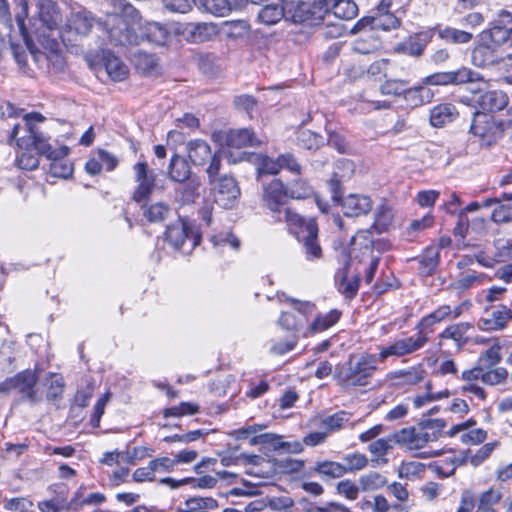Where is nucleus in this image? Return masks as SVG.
Masks as SVG:
<instances>
[{
  "label": "nucleus",
  "instance_id": "nucleus-1",
  "mask_svg": "<svg viewBox=\"0 0 512 512\" xmlns=\"http://www.w3.org/2000/svg\"><path fill=\"white\" fill-rule=\"evenodd\" d=\"M21 4L22 12L16 16V21L20 33L35 60H38V56L33 49L34 41L38 42L45 50L56 53L59 50V43L53 37V33L58 29L62 21L58 5L52 0H40L38 3L39 26L32 33H29L25 26V18L28 16V4L26 0H21Z\"/></svg>",
  "mask_w": 512,
  "mask_h": 512
},
{
  "label": "nucleus",
  "instance_id": "nucleus-2",
  "mask_svg": "<svg viewBox=\"0 0 512 512\" xmlns=\"http://www.w3.org/2000/svg\"><path fill=\"white\" fill-rule=\"evenodd\" d=\"M389 347L381 345L378 347V355L364 353L359 356L350 355L349 359L338 365L335 369L334 378L344 388L366 386L374 373L377 371V364L386 362L396 355H387L382 358V351Z\"/></svg>",
  "mask_w": 512,
  "mask_h": 512
},
{
  "label": "nucleus",
  "instance_id": "nucleus-3",
  "mask_svg": "<svg viewBox=\"0 0 512 512\" xmlns=\"http://www.w3.org/2000/svg\"><path fill=\"white\" fill-rule=\"evenodd\" d=\"M451 307L449 305H441L430 314L421 318L416 324L415 329L418 331L416 335L395 338L389 343V347L382 351V357L387 355H396V358L412 355L421 350L428 342V332L432 331V327L449 318Z\"/></svg>",
  "mask_w": 512,
  "mask_h": 512
},
{
  "label": "nucleus",
  "instance_id": "nucleus-4",
  "mask_svg": "<svg viewBox=\"0 0 512 512\" xmlns=\"http://www.w3.org/2000/svg\"><path fill=\"white\" fill-rule=\"evenodd\" d=\"M291 233L295 234L302 244L307 260L313 261L322 257V248L318 240L319 228L315 218H304L295 211H287L284 216Z\"/></svg>",
  "mask_w": 512,
  "mask_h": 512
},
{
  "label": "nucleus",
  "instance_id": "nucleus-5",
  "mask_svg": "<svg viewBox=\"0 0 512 512\" xmlns=\"http://www.w3.org/2000/svg\"><path fill=\"white\" fill-rule=\"evenodd\" d=\"M502 52V46L494 39L492 29H489L480 34V40L471 53V62L479 68L494 66L504 61Z\"/></svg>",
  "mask_w": 512,
  "mask_h": 512
},
{
  "label": "nucleus",
  "instance_id": "nucleus-6",
  "mask_svg": "<svg viewBox=\"0 0 512 512\" xmlns=\"http://www.w3.org/2000/svg\"><path fill=\"white\" fill-rule=\"evenodd\" d=\"M288 195L286 193V184L281 179L274 178L268 183H263L261 201L263 207L272 213V217L277 222H285V213L293 211L291 208H282L286 204Z\"/></svg>",
  "mask_w": 512,
  "mask_h": 512
},
{
  "label": "nucleus",
  "instance_id": "nucleus-7",
  "mask_svg": "<svg viewBox=\"0 0 512 512\" xmlns=\"http://www.w3.org/2000/svg\"><path fill=\"white\" fill-rule=\"evenodd\" d=\"M502 497L501 489L494 486L477 496L471 491L465 490L461 495L457 512H498L497 506Z\"/></svg>",
  "mask_w": 512,
  "mask_h": 512
},
{
  "label": "nucleus",
  "instance_id": "nucleus-8",
  "mask_svg": "<svg viewBox=\"0 0 512 512\" xmlns=\"http://www.w3.org/2000/svg\"><path fill=\"white\" fill-rule=\"evenodd\" d=\"M470 133L478 139L481 147H490L501 138L503 124L490 113L476 111L470 126Z\"/></svg>",
  "mask_w": 512,
  "mask_h": 512
},
{
  "label": "nucleus",
  "instance_id": "nucleus-9",
  "mask_svg": "<svg viewBox=\"0 0 512 512\" xmlns=\"http://www.w3.org/2000/svg\"><path fill=\"white\" fill-rule=\"evenodd\" d=\"M17 145L21 150H35L39 155L47 158L66 157L69 149L66 146L53 148L49 143V137L37 127H30L25 136L17 139Z\"/></svg>",
  "mask_w": 512,
  "mask_h": 512
},
{
  "label": "nucleus",
  "instance_id": "nucleus-10",
  "mask_svg": "<svg viewBox=\"0 0 512 512\" xmlns=\"http://www.w3.org/2000/svg\"><path fill=\"white\" fill-rule=\"evenodd\" d=\"M484 81L478 72L468 67H461L455 71L436 72L422 78V84L428 86L462 85Z\"/></svg>",
  "mask_w": 512,
  "mask_h": 512
},
{
  "label": "nucleus",
  "instance_id": "nucleus-11",
  "mask_svg": "<svg viewBox=\"0 0 512 512\" xmlns=\"http://www.w3.org/2000/svg\"><path fill=\"white\" fill-rule=\"evenodd\" d=\"M133 172L137 187L133 192L132 199L140 203L147 200L155 190L157 186V174L154 169L149 168L146 162H137L134 164Z\"/></svg>",
  "mask_w": 512,
  "mask_h": 512
},
{
  "label": "nucleus",
  "instance_id": "nucleus-12",
  "mask_svg": "<svg viewBox=\"0 0 512 512\" xmlns=\"http://www.w3.org/2000/svg\"><path fill=\"white\" fill-rule=\"evenodd\" d=\"M168 176L172 181L186 183L187 199L193 197L199 187V183L191 179V169L188 162L178 154H174L169 163Z\"/></svg>",
  "mask_w": 512,
  "mask_h": 512
},
{
  "label": "nucleus",
  "instance_id": "nucleus-13",
  "mask_svg": "<svg viewBox=\"0 0 512 512\" xmlns=\"http://www.w3.org/2000/svg\"><path fill=\"white\" fill-rule=\"evenodd\" d=\"M240 188L236 180L231 176H222L214 186L215 202L223 208H232L238 197Z\"/></svg>",
  "mask_w": 512,
  "mask_h": 512
},
{
  "label": "nucleus",
  "instance_id": "nucleus-14",
  "mask_svg": "<svg viewBox=\"0 0 512 512\" xmlns=\"http://www.w3.org/2000/svg\"><path fill=\"white\" fill-rule=\"evenodd\" d=\"M487 318H481L478 327L484 331H500L512 320V309L505 305L492 306L485 310Z\"/></svg>",
  "mask_w": 512,
  "mask_h": 512
},
{
  "label": "nucleus",
  "instance_id": "nucleus-15",
  "mask_svg": "<svg viewBox=\"0 0 512 512\" xmlns=\"http://www.w3.org/2000/svg\"><path fill=\"white\" fill-rule=\"evenodd\" d=\"M284 19L293 23L311 22L314 11L310 3L301 0H281Z\"/></svg>",
  "mask_w": 512,
  "mask_h": 512
},
{
  "label": "nucleus",
  "instance_id": "nucleus-16",
  "mask_svg": "<svg viewBox=\"0 0 512 512\" xmlns=\"http://www.w3.org/2000/svg\"><path fill=\"white\" fill-rule=\"evenodd\" d=\"M38 379V373L30 369L16 374V391L21 394L22 399L28 400L31 403L40 401L36 390Z\"/></svg>",
  "mask_w": 512,
  "mask_h": 512
},
{
  "label": "nucleus",
  "instance_id": "nucleus-17",
  "mask_svg": "<svg viewBox=\"0 0 512 512\" xmlns=\"http://www.w3.org/2000/svg\"><path fill=\"white\" fill-rule=\"evenodd\" d=\"M95 22V17L90 11L80 8L70 12L66 28L77 35L86 36L91 32Z\"/></svg>",
  "mask_w": 512,
  "mask_h": 512
},
{
  "label": "nucleus",
  "instance_id": "nucleus-18",
  "mask_svg": "<svg viewBox=\"0 0 512 512\" xmlns=\"http://www.w3.org/2000/svg\"><path fill=\"white\" fill-rule=\"evenodd\" d=\"M115 23L108 30L111 43L116 46L138 45L139 37L134 30L119 17L114 18Z\"/></svg>",
  "mask_w": 512,
  "mask_h": 512
},
{
  "label": "nucleus",
  "instance_id": "nucleus-19",
  "mask_svg": "<svg viewBox=\"0 0 512 512\" xmlns=\"http://www.w3.org/2000/svg\"><path fill=\"white\" fill-rule=\"evenodd\" d=\"M54 493L51 499L38 502V509L41 512H62L69 510L68 494L69 489L64 484H54L49 487Z\"/></svg>",
  "mask_w": 512,
  "mask_h": 512
},
{
  "label": "nucleus",
  "instance_id": "nucleus-20",
  "mask_svg": "<svg viewBox=\"0 0 512 512\" xmlns=\"http://www.w3.org/2000/svg\"><path fill=\"white\" fill-rule=\"evenodd\" d=\"M425 377L426 370L421 364L407 369L393 371L387 375V378L396 387L414 386L422 382Z\"/></svg>",
  "mask_w": 512,
  "mask_h": 512
},
{
  "label": "nucleus",
  "instance_id": "nucleus-21",
  "mask_svg": "<svg viewBox=\"0 0 512 512\" xmlns=\"http://www.w3.org/2000/svg\"><path fill=\"white\" fill-rule=\"evenodd\" d=\"M351 419V413L340 410L332 415H316L311 418L310 424L313 427L323 428L327 435L340 431Z\"/></svg>",
  "mask_w": 512,
  "mask_h": 512
},
{
  "label": "nucleus",
  "instance_id": "nucleus-22",
  "mask_svg": "<svg viewBox=\"0 0 512 512\" xmlns=\"http://www.w3.org/2000/svg\"><path fill=\"white\" fill-rule=\"evenodd\" d=\"M475 94H479L476 99L478 106L487 112H496L505 108L508 104L506 93L500 90L482 91L481 89L471 90Z\"/></svg>",
  "mask_w": 512,
  "mask_h": 512
},
{
  "label": "nucleus",
  "instance_id": "nucleus-23",
  "mask_svg": "<svg viewBox=\"0 0 512 512\" xmlns=\"http://www.w3.org/2000/svg\"><path fill=\"white\" fill-rule=\"evenodd\" d=\"M431 40V31L416 33L415 35L410 36L404 42L398 44L396 51L409 56L420 57L424 53L426 46L431 42Z\"/></svg>",
  "mask_w": 512,
  "mask_h": 512
},
{
  "label": "nucleus",
  "instance_id": "nucleus-24",
  "mask_svg": "<svg viewBox=\"0 0 512 512\" xmlns=\"http://www.w3.org/2000/svg\"><path fill=\"white\" fill-rule=\"evenodd\" d=\"M342 211L347 217H359L372 209V200L368 196L350 194L341 202Z\"/></svg>",
  "mask_w": 512,
  "mask_h": 512
},
{
  "label": "nucleus",
  "instance_id": "nucleus-25",
  "mask_svg": "<svg viewBox=\"0 0 512 512\" xmlns=\"http://www.w3.org/2000/svg\"><path fill=\"white\" fill-rule=\"evenodd\" d=\"M166 240L177 250L181 249L187 241H191V247L197 245L196 237L183 222H177L167 227Z\"/></svg>",
  "mask_w": 512,
  "mask_h": 512
},
{
  "label": "nucleus",
  "instance_id": "nucleus-26",
  "mask_svg": "<svg viewBox=\"0 0 512 512\" xmlns=\"http://www.w3.org/2000/svg\"><path fill=\"white\" fill-rule=\"evenodd\" d=\"M223 143L229 148L241 149L248 146L259 145L261 142L257 139L252 130L243 128L226 132Z\"/></svg>",
  "mask_w": 512,
  "mask_h": 512
},
{
  "label": "nucleus",
  "instance_id": "nucleus-27",
  "mask_svg": "<svg viewBox=\"0 0 512 512\" xmlns=\"http://www.w3.org/2000/svg\"><path fill=\"white\" fill-rule=\"evenodd\" d=\"M326 11H331L337 18L351 20L358 15V6L353 0H321Z\"/></svg>",
  "mask_w": 512,
  "mask_h": 512
},
{
  "label": "nucleus",
  "instance_id": "nucleus-28",
  "mask_svg": "<svg viewBox=\"0 0 512 512\" xmlns=\"http://www.w3.org/2000/svg\"><path fill=\"white\" fill-rule=\"evenodd\" d=\"M458 117V111L452 103H441L430 111V123L433 127H443Z\"/></svg>",
  "mask_w": 512,
  "mask_h": 512
},
{
  "label": "nucleus",
  "instance_id": "nucleus-29",
  "mask_svg": "<svg viewBox=\"0 0 512 512\" xmlns=\"http://www.w3.org/2000/svg\"><path fill=\"white\" fill-rule=\"evenodd\" d=\"M185 33L189 41L202 43L213 38L217 34V28L213 23H190L185 27Z\"/></svg>",
  "mask_w": 512,
  "mask_h": 512
},
{
  "label": "nucleus",
  "instance_id": "nucleus-30",
  "mask_svg": "<svg viewBox=\"0 0 512 512\" xmlns=\"http://www.w3.org/2000/svg\"><path fill=\"white\" fill-rule=\"evenodd\" d=\"M314 473L320 475L324 479H336L345 475V468L342 463L335 461H321L308 471L304 472V476L311 477Z\"/></svg>",
  "mask_w": 512,
  "mask_h": 512
},
{
  "label": "nucleus",
  "instance_id": "nucleus-31",
  "mask_svg": "<svg viewBox=\"0 0 512 512\" xmlns=\"http://www.w3.org/2000/svg\"><path fill=\"white\" fill-rule=\"evenodd\" d=\"M490 280L491 278L485 273L477 272L475 270H467L459 274L457 280L453 282L452 286L457 291L463 292L470 288L478 287Z\"/></svg>",
  "mask_w": 512,
  "mask_h": 512
},
{
  "label": "nucleus",
  "instance_id": "nucleus-32",
  "mask_svg": "<svg viewBox=\"0 0 512 512\" xmlns=\"http://www.w3.org/2000/svg\"><path fill=\"white\" fill-rule=\"evenodd\" d=\"M402 97L408 105L418 107L430 103L434 97V93L421 82L420 85L415 87L407 86Z\"/></svg>",
  "mask_w": 512,
  "mask_h": 512
},
{
  "label": "nucleus",
  "instance_id": "nucleus-33",
  "mask_svg": "<svg viewBox=\"0 0 512 512\" xmlns=\"http://www.w3.org/2000/svg\"><path fill=\"white\" fill-rule=\"evenodd\" d=\"M188 157L197 166L205 165L211 158L212 151L209 144L204 140H192L187 145Z\"/></svg>",
  "mask_w": 512,
  "mask_h": 512
},
{
  "label": "nucleus",
  "instance_id": "nucleus-34",
  "mask_svg": "<svg viewBox=\"0 0 512 512\" xmlns=\"http://www.w3.org/2000/svg\"><path fill=\"white\" fill-rule=\"evenodd\" d=\"M342 312L338 309H332L327 313L318 314L310 324L307 335L321 333L334 326L341 318Z\"/></svg>",
  "mask_w": 512,
  "mask_h": 512
},
{
  "label": "nucleus",
  "instance_id": "nucleus-35",
  "mask_svg": "<svg viewBox=\"0 0 512 512\" xmlns=\"http://www.w3.org/2000/svg\"><path fill=\"white\" fill-rule=\"evenodd\" d=\"M434 30L441 40L452 44H467L473 39L472 33L449 26L438 25Z\"/></svg>",
  "mask_w": 512,
  "mask_h": 512
},
{
  "label": "nucleus",
  "instance_id": "nucleus-36",
  "mask_svg": "<svg viewBox=\"0 0 512 512\" xmlns=\"http://www.w3.org/2000/svg\"><path fill=\"white\" fill-rule=\"evenodd\" d=\"M170 37L171 35L168 29L157 22L148 23L141 36L142 39H146L148 42L160 46L165 45Z\"/></svg>",
  "mask_w": 512,
  "mask_h": 512
},
{
  "label": "nucleus",
  "instance_id": "nucleus-37",
  "mask_svg": "<svg viewBox=\"0 0 512 512\" xmlns=\"http://www.w3.org/2000/svg\"><path fill=\"white\" fill-rule=\"evenodd\" d=\"M416 260L419 263L418 270L420 274L430 276L439 265V251L435 247H429Z\"/></svg>",
  "mask_w": 512,
  "mask_h": 512
},
{
  "label": "nucleus",
  "instance_id": "nucleus-38",
  "mask_svg": "<svg viewBox=\"0 0 512 512\" xmlns=\"http://www.w3.org/2000/svg\"><path fill=\"white\" fill-rule=\"evenodd\" d=\"M104 66L109 77L114 81H122L128 75L127 66L120 58L107 53L104 57Z\"/></svg>",
  "mask_w": 512,
  "mask_h": 512
},
{
  "label": "nucleus",
  "instance_id": "nucleus-39",
  "mask_svg": "<svg viewBox=\"0 0 512 512\" xmlns=\"http://www.w3.org/2000/svg\"><path fill=\"white\" fill-rule=\"evenodd\" d=\"M218 502L212 497H191L184 502L180 512H209L218 508Z\"/></svg>",
  "mask_w": 512,
  "mask_h": 512
},
{
  "label": "nucleus",
  "instance_id": "nucleus-40",
  "mask_svg": "<svg viewBox=\"0 0 512 512\" xmlns=\"http://www.w3.org/2000/svg\"><path fill=\"white\" fill-rule=\"evenodd\" d=\"M284 18L282 3H272L263 6L257 15V19L260 23L271 26L278 23Z\"/></svg>",
  "mask_w": 512,
  "mask_h": 512
},
{
  "label": "nucleus",
  "instance_id": "nucleus-41",
  "mask_svg": "<svg viewBox=\"0 0 512 512\" xmlns=\"http://www.w3.org/2000/svg\"><path fill=\"white\" fill-rule=\"evenodd\" d=\"M289 199H306L314 194L313 187L304 179L298 178L286 184Z\"/></svg>",
  "mask_w": 512,
  "mask_h": 512
},
{
  "label": "nucleus",
  "instance_id": "nucleus-42",
  "mask_svg": "<svg viewBox=\"0 0 512 512\" xmlns=\"http://www.w3.org/2000/svg\"><path fill=\"white\" fill-rule=\"evenodd\" d=\"M223 32L228 38L238 39L248 36L251 27L247 20H230L223 23Z\"/></svg>",
  "mask_w": 512,
  "mask_h": 512
},
{
  "label": "nucleus",
  "instance_id": "nucleus-43",
  "mask_svg": "<svg viewBox=\"0 0 512 512\" xmlns=\"http://www.w3.org/2000/svg\"><path fill=\"white\" fill-rule=\"evenodd\" d=\"M360 279L358 276L348 278L346 272L343 271L341 276L337 275L338 291L346 298L353 299L359 289Z\"/></svg>",
  "mask_w": 512,
  "mask_h": 512
},
{
  "label": "nucleus",
  "instance_id": "nucleus-44",
  "mask_svg": "<svg viewBox=\"0 0 512 512\" xmlns=\"http://www.w3.org/2000/svg\"><path fill=\"white\" fill-rule=\"evenodd\" d=\"M472 326L468 322L456 323L445 328L440 334V339H451L458 345L466 342L465 334Z\"/></svg>",
  "mask_w": 512,
  "mask_h": 512
},
{
  "label": "nucleus",
  "instance_id": "nucleus-45",
  "mask_svg": "<svg viewBox=\"0 0 512 512\" xmlns=\"http://www.w3.org/2000/svg\"><path fill=\"white\" fill-rule=\"evenodd\" d=\"M132 61L135 67L145 74L151 73L158 66V58L154 54L140 50L133 54Z\"/></svg>",
  "mask_w": 512,
  "mask_h": 512
},
{
  "label": "nucleus",
  "instance_id": "nucleus-46",
  "mask_svg": "<svg viewBox=\"0 0 512 512\" xmlns=\"http://www.w3.org/2000/svg\"><path fill=\"white\" fill-rule=\"evenodd\" d=\"M358 483L360 485L361 491H375L381 489L387 484V479L384 475L378 472H369L367 474L362 475Z\"/></svg>",
  "mask_w": 512,
  "mask_h": 512
},
{
  "label": "nucleus",
  "instance_id": "nucleus-47",
  "mask_svg": "<svg viewBox=\"0 0 512 512\" xmlns=\"http://www.w3.org/2000/svg\"><path fill=\"white\" fill-rule=\"evenodd\" d=\"M170 214V207L164 202H157L150 206H143V215L151 222L164 221Z\"/></svg>",
  "mask_w": 512,
  "mask_h": 512
},
{
  "label": "nucleus",
  "instance_id": "nucleus-48",
  "mask_svg": "<svg viewBox=\"0 0 512 512\" xmlns=\"http://www.w3.org/2000/svg\"><path fill=\"white\" fill-rule=\"evenodd\" d=\"M47 391L46 398L49 401H55L62 396L64 390V379L61 375L56 373H49L46 380Z\"/></svg>",
  "mask_w": 512,
  "mask_h": 512
},
{
  "label": "nucleus",
  "instance_id": "nucleus-49",
  "mask_svg": "<svg viewBox=\"0 0 512 512\" xmlns=\"http://www.w3.org/2000/svg\"><path fill=\"white\" fill-rule=\"evenodd\" d=\"M501 349L500 343L496 342L480 355L478 363L485 369L493 368L502 361Z\"/></svg>",
  "mask_w": 512,
  "mask_h": 512
},
{
  "label": "nucleus",
  "instance_id": "nucleus-50",
  "mask_svg": "<svg viewBox=\"0 0 512 512\" xmlns=\"http://www.w3.org/2000/svg\"><path fill=\"white\" fill-rule=\"evenodd\" d=\"M51 160L49 173L53 177L68 178L73 173V165L65 157L48 158Z\"/></svg>",
  "mask_w": 512,
  "mask_h": 512
},
{
  "label": "nucleus",
  "instance_id": "nucleus-51",
  "mask_svg": "<svg viewBox=\"0 0 512 512\" xmlns=\"http://www.w3.org/2000/svg\"><path fill=\"white\" fill-rule=\"evenodd\" d=\"M342 466L345 468V475L355 473L364 469L368 465V459L364 454L351 453L345 455L343 458Z\"/></svg>",
  "mask_w": 512,
  "mask_h": 512
},
{
  "label": "nucleus",
  "instance_id": "nucleus-52",
  "mask_svg": "<svg viewBox=\"0 0 512 512\" xmlns=\"http://www.w3.org/2000/svg\"><path fill=\"white\" fill-rule=\"evenodd\" d=\"M400 25L401 20L390 11L377 12V16H374V29L390 31L399 28Z\"/></svg>",
  "mask_w": 512,
  "mask_h": 512
},
{
  "label": "nucleus",
  "instance_id": "nucleus-53",
  "mask_svg": "<svg viewBox=\"0 0 512 512\" xmlns=\"http://www.w3.org/2000/svg\"><path fill=\"white\" fill-rule=\"evenodd\" d=\"M416 436L417 428L407 427L394 433L392 440L397 444L405 445L410 450H416Z\"/></svg>",
  "mask_w": 512,
  "mask_h": 512
},
{
  "label": "nucleus",
  "instance_id": "nucleus-54",
  "mask_svg": "<svg viewBox=\"0 0 512 512\" xmlns=\"http://www.w3.org/2000/svg\"><path fill=\"white\" fill-rule=\"evenodd\" d=\"M491 220L496 224H506L512 222V203L499 201L493 209Z\"/></svg>",
  "mask_w": 512,
  "mask_h": 512
},
{
  "label": "nucleus",
  "instance_id": "nucleus-55",
  "mask_svg": "<svg viewBox=\"0 0 512 512\" xmlns=\"http://www.w3.org/2000/svg\"><path fill=\"white\" fill-rule=\"evenodd\" d=\"M200 5L209 13L224 16L232 7L229 0H197Z\"/></svg>",
  "mask_w": 512,
  "mask_h": 512
},
{
  "label": "nucleus",
  "instance_id": "nucleus-56",
  "mask_svg": "<svg viewBox=\"0 0 512 512\" xmlns=\"http://www.w3.org/2000/svg\"><path fill=\"white\" fill-rule=\"evenodd\" d=\"M408 83L407 80L402 79H387L380 86V92L383 95L403 96Z\"/></svg>",
  "mask_w": 512,
  "mask_h": 512
},
{
  "label": "nucleus",
  "instance_id": "nucleus-57",
  "mask_svg": "<svg viewBox=\"0 0 512 512\" xmlns=\"http://www.w3.org/2000/svg\"><path fill=\"white\" fill-rule=\"evenodd\" d=\"M392 219L393 215L391 209L385 205H381L376 210L373 227L378 232L386 231L388 226L391 224Z\"/></svg>",
  "mask_w": 512,
  "mask_h": 512
},
{
  "label": "nucleus",
  "instance_id": "nucleus-58",
  "mask_svg": "<svg viewBox=\"0 0 512 512\" xmlns=\"http://www.w3.org/2000/svg\"><path fill=\"white\" fill-rule=\"evenodd\" d=\"M336 491L339 495L345 497L348 500H356L359 492L361 491L360 485H357L350 479H344L337 483Z\"/></svg>",
  "mask_w": 512,
  "mask_h": 512
},
{
  "label": "nucleus",
  "instance_id": "nucleus-59",
  "mask_svg": "<svg viewBox=\"0 0 512 512\" xmlns=\"http://www.w3.org/2000/svg\"><path fill=\"white\" fill-rule=\"evenodd\" d=\"M199 411L196 404L190 402H181L178 406L166 408L163 411L164 417H181L184 415H193Z\"/></svg>",
  "mask_w": 512,
  "mask_h": 512
},
{
  "label": "nucleus",
  "instance_id": "nucleus-60",
  "mask_svg": "<svg viewBox=\"0 0 512 512\" xmlns=\"http://www.w3.org/2000/svg\"><path fill=\"white\" fill-rule=\"evenodd\" d=\"M501 251L496 254L495 259L486 258L483 254H479L476 256L477 262L487 268H491L494 265V261L500 262L503 261L504 258H508L511 256L512 252V243L510 241H506L504 245L500 248Z\"/></svg>",
  "mask_w": 512,
  "mask_h": 512
},
{
  "label": "nucleus",
  "instance_id": "nucleus-61",
  "mask_svg": "<svg viewBox=\"0 0 512 512\" xmlns=\"http://www.w3.org/2000/svg\"><path fill=\"white\" fill-rule=\"evenodd\" d=\"M508 377V370L504 367H497L495 369H485L483 375V383L487 385H498L506 381Z\"/></svg>",
  "mask_w": 512,
  "mask_h": 512
},
{
  "label": "nucleus",
  "instance_id": "nucleus-62",
  "mask_svg": "<svg viewBox=\"0 0 512 512\" xmlns=\"http://www.w3.org/2000/svg\"><path fill=\"white\" fill-rule=\"evenodd\" d=\"M17 166L22 170H34L39 165L38 156L32 150H22L16 158Z\"/></svg>",
  "mask_w": 512,
  "mask_h": 512
},
{
  "label": "nucleus",
  "instance_id": "nucleus-63",
  "mask_svg": "<svg viewBox=\"0 0 512 512\" xmlns=\"http://www.w3.org/2000/svg\"><path fill=\"white\" fill-rule=\"evenodd\" d=\"M454 215L457 216V223L453 229V234L456 237L465 238L470 230L471 223L468 218V213H466L463 209H460Z\"/></svg>",
  "mask_w": 512,
  "mask_h": 512
},
{
  "label": "nucleus",
  "instance_id": "nucleus-64",
  "mask_svg": "<svg viewBox=\"0 0 512 512\" xmlns=\"http://www.w3.org/2000/svg\"><path fill=\"white\" fill-rule=\"evenodd\" d=\"M438 434L431 431L430 428L424 427V423L421 421L417 428L416 436V450L423 448L427 443L438 440Z\"/></svg>",
  "mask_w": 512,
  "mask_h": 512
}]
</instances>
